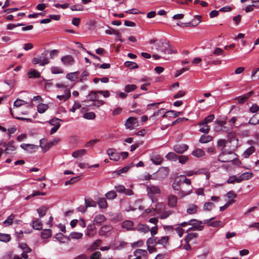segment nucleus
I'll return each instance as SVG.
<instances>
[{
    "label": "nucleus",
    "instance_id": "29",
    "mask_svg": "<svg viewBox=\"0 0 259 259\" xmlns=\"http://www.w3.org/2000/svg\"><path fill=\"white\" fill-rule=\"evenodd\" d=\"M157 214H160L164 210L165 205L163 203H158L156 204L155 208H152Z\"/></svg>",
    "mask_w": 259,
    "mask_h": 259
},
{
    "label": "nucleus",
    "instance_id": "5",
    "mask_svg": "<svg viewBox=\"0 0 259 259\" xmlns=\"http://www.w3.org/2000/svg\"><path fill=\"white\" fill-rule=\"evenodd\" d=\"M19 247L23 251V252L21 253L22 257L24 259L28 258V256L27 253L31 251V249L27 245V244L24 243H20Z\"/></svg>",
    "mask_w": 259,
    "mask_h": 259
},
{
    "label": "nucleus",
    "instance_id": "62",
    "mask_svg": "<svg viewBox=\"0 0 259 259\" xmlns=\"http://www.w3.org/2000/svg\"><path fill=\"white\" fill-rule=\"evenodd\" d=\"M27 103L21 99L16 100L14 103V106L16 107H20L21 106L26 104Z\"/></svg>",
    "mask_w": 259,
    "mask_h": 259
},
{
    "label": "nucleus",
    "instance_id": "57",
    "mask_svg": "<svg viewBox=\"0 0 259 259\" xmlns=\"http://www.w3.org/2000/svg\"><path fill=\"white\" fill-rule=\"evenodd\" d=\"M235 182L240 183L238 181V177L235 175L230 176L227 181L228 184H233Z\"/></svg>",
    "mask_w": 259,
    "mask_h": 259
},
{
    "label": "nucleus",
    "instance_id": "9",
    "mask_svg": "<svg viewBox=\"0 0 259 259\" xmlns=\"http://www.w3.org/2000/svg\"><path fill=\"white\" fill-rule=\"evenodd\" d=\"M32 63L34 65L39 64L40 66H43L49 63V60L48 58H45L41 59L40 57H37L32 59Z\"/></svg>",
    "mask_w": 259,
    "mask_h": 259
},
{
    "label": "nucleus",
    "instance_id": "42",
    "mask_svg": "<svg viewBox=\"0 0 259 259\" xmlns=\"http://www.w3.org/2000/svg\"><path fill=\"white\" fill-rule=\"evenodd\" d=\"M85 153L86 150L85 149L79 150L73 152L72 154V156L74 158H77L79 156H81L82 155H84Z\"/></svg>",
    "mask_w": 259,
    "mask_h": 259
},
{
    "label": "nucleus",
    "instance_id": "15",
    "mask_svg": "<svg viewBox=\"0 0 259 259\" xmlns=\"http://www.w3.org/2000/svg\"><path fill=\"white\" fill-rule=\"evenodd\" d=\"M168 205L170 207H175L177 206L178 198L176 196L170 194L168 196Z\"/></svg>",
    "mask_w": 259,
    "mask_h": 259
},
{
    "label": "nucleus",
    "instance_id": "39",
    "mask_svg": "<svg viewBox=\"0 0 259 259\" xmlns=\"http://www.w3.org/2000/svg\"><path fill=\"white\" fill-rule=\"evenodd\" d=\"M105 196L108 200H112L115 199L117 197V194L115 191L112 190L107 192L105 194Z\"/></svg>",
    "mask_w": 259,
    "mask_h": 259
},
{
    "label": "nucleus",
    "instance_id": "3",
    "mask_svg": "<svg viewBox=\"0 0 259 259\" xmlns=\"http://www.w3.org/2000/svg\"><path fill=\"white\" fill-rule=\"evenodd\" d=\"M148 253L145 249H137L134 251L133 255H130L128 259H142V257L147 256Z\"/></svg>",
    "mask_w": 259,
    "mask_h": 259
},
{
    "label": "nucleus",
    "instance_id": "13",
    "mask_svg": "<svg viewBox=\"0 0 259 259\" xmlns=\"http://www.w3.org/2000/svg\"><path fill=\"white\" fill-rule=\"evenodd\" d=\"M253 177V174L251 171H247L245 172L243 174H242L241 175H240L239 177H238V181L239 182V183L242 182L244 181H247L251 178H252Z\"/></svg>",
    "mask_w": 259,
    "mask_h": 259
},
{
    "label": "nucleus",
    "instance_id": "1",
    "mask_svg": "<svg viewBox=\"0 0 259 259\" xmlns=\"http://www.w3.org/2000/svg\"><path fill=\"white\" fill-rule=\"evenodd\" d=\"M218 160L222 162H232L236 165H239L241 163V162L237 159V155L232 152H222L219 155Z\"/></svg>",
    "mask_w": 259,
    "mask_h": 259
},
{
    "label": "nucleus",
    "instance_id": "44",
    "mask_svg": "<svg viewBox=\"0 0 259 259\" xmlns=\"http://www.w3.org/2000/svg\"><path fill=\"white\" fill-rule=\"evenodd\" d=\"M172 213V211L171 210H163L160 215L159 218L161 219H165L167 218Z\"/></svg>",
    "mask_w": 259,
    "mask_h": 259
},
{
    "label": "nucleus",
    "instance_id": "17",
    "mask_svg": "<svg viewBox=\"0 0 259 259\" xmlns=\"http://www.w3.org/2000/svg\"><path fill=\"white\" fill-rule=\"evenodd\" d=\"M61 61L65 65H71L74 63V59L70 55L63 56L61 58Z\"/></svg>",
    "mask_w": 259,
    "mask_h": 259
},
{
    "label": "nucleus",
    "instance_id": "35",
    "mask_svg": "<svg viewBox=\"0 0 259 259\" xmlns=\"http://www.w3.org/2000/svg\"><path fill=\"white\" fill-rule=\"evenodd\" d=\"M47 210L48 207L46 206H42L37 209V211L40 218L46 215Z\"/></svg>",
    "mask_w": 259,
    "mask_h": 259
},
{
    "label": "nucleus",
    "instance_id": "46",
    "mask_svg": "<svg viewBox=\"0 0 259 259\" xmlns=\"http://www.w3.org/2000/svg\"><path fill=\"white\" fill-rule=\"evenodd\" d=\"M124 65L130 69H136L139 67L136 63L131 61H126L124 63Z\"/></svg>",
    "mask_w": 259,
    "mask_h": 259
},
{
    "label": "nucleus",
    "instance_id": "41",
    "mask_svg": "<svg viewBox=\"0 0 259 259\" xmlns=\"http://www.w3.org/2000/svg\"><path fill=\"white\" fill-rule=\"evenodd\" d=\"M126 245V242H125L123 241H120L119 242V243L118 244L113 245L112 247V249L113 250H120L122 248H123V247H124Z\"/></svg>",
    "mask_w": 259,
    "mask_h": 259
},
{
    "label": "nucleus",
    "instance_id": "63",
    "mask_svg": "<svg viewBox=\"0 0 259 259\" xmlns=\"http://www.w3.org/2000/svg\"><path fill=\"white\" fill-rule=\"evenodd\" d=\"M178 159L180 163H181V164H185L188 160V156L185 155H182L180 156H178Z\"/></svg>",
    "mask_w": 259,
    "mask_h": 259
},
{
    "label": "nucleus",
    "instance_id": "49",
    "mask_svg": "<svg viewBox=\"0 0 259 259\" xmlns=\"http://www.w3.org/2000/svg\"><path fill=\"white\" fill-rule=\"evenodd\" d=\"M214 207V205L212 202H206L203 205V210L205 211H210Z\"/></svg>",
    "mask_w": 259,
    "mask_h": 259
},
{
    "label": "nucleus",
    "instance_id": "11",
    "mask_svg": "<svg viewBox=\"0 0 259 259\" xmlns=\"http://www.w3.org/2000/svg\"><path fill=\"white\" fill-rule=\"evenodd\" d=\"M148 194L152 197L153 195L158 194L160 193V190L157 186L150 185L147 187Z\"/></svg>",
    "mask_w": 259,
    "mask_h": 259
},
{
    "label": "nucleus",
    "instance_id": "54",
    "mask_svg": "<svg viewBox=\"0 0 259 259\" xmlns=\"http://www.w3.org/2000/svg\"><path fill=\"white\" fill-rule=\"evenodd\" d=\"M105 32L107 34H115L118 37H121L120 33L112 28H110L109 29L106 30Z\"/></svg>",
    "mask_w": 259,
    "mask_h": 259
},
{
    "label": "nucleus",
    "instance_id": "50",
    "mask_svg": "<svg viewBox=\"0 0 259 259\" xmlns=\"http://www.w3.org/2000/svg\"><path fill=\"white\" fill-rule=\"evenodd\" d=\"M83 236V234L82 233L73 232L70 233V237L74 239H81Z\"/></svg>",
    "mask_w": 259,
    "mask_h": 259
},
{
    "label": "nucleus",
    "instance_id": "37",
    "mask_svg": "<svg viewBox=\"0 0 259 259\" xmlns=\"http://www.w3.org/2000/svg\"><path fill=\"white\" fill-rule=\"evenodd\" d=\"M41 235L42 238H48L52 236V231L49 229H44L42 231Z\"/></svg>",
    "mask_w": 259,
    "mask_h": 259
},
{
    "label": "nucleus",
    "instance_id": "38",
    "mask_svg": "<svg viewBox=\"0 0 259 259\" xmlns=\"http://www.w3.org/2000/svg\"><path fill=\"white\" fill-rule=\"evenodd\" d=\"M192 192V191L190 190H184V189H181V191L178 193V196L180 197V198H182L190 194H191Z\"/></svg>",
    "mask_w": 259,
    "mask_h": 259
},
{
    "label": "nucleus",
    "instance_id": "12",
    "mask_svg": "<svg viewBox=\"0 0 259 259\" xmlns=\"http://www.w3.org/2000/svg\"><path fill=\"white\" fill-rule=\"evenodd\" d=\"M191 224L194 228V230L202 231L203 229L204 226L202 225V222L195 219L190 220Z\"/></svg>",
    "mask_w": 259,
    "mask_h": 259
},
{
    "label": "nucleus",
    "instance_id": "7",
    "mask_svg": "<svg viewBox=\"0 0 259 259\" xmlns=\"http://www.w3.org/2000/svg\"><path fill=\"white\" fill-rule=\"evenodd\" d=\"M71 97V92L69 88H66L63 90V94L57 96V98L62 102H65Z\"/></svg>",
    "mask_w": 259,
    "mask_h": 259
},
{
    "label": "nucleus",
    "instance_id": "10",
    "mask_svg": "<svg viewBox=\"0 0 259 259\" xmlns=\"http://www.w3.org/2000/svg\"><path fill=\"white\" fill-rule=\"evenodd\" d=\"M214 218H212L209 220H205L204 221V224H207L209 226L212 227H223L225 225V223H223L220 221H214L210 222L211 220H212Z\"/></svg>",
    "mask_w": 259,
    "mask_h": 259
},
{
    "label": "nucleus",
    "instance_id": "55",
    "mask_svg": "<svg viewBox=\"0 0 259 259\" xmlns=\"http://www.w3.org/2000/svg\"><path fill=\"white\" fill-rule=\"evenodd\" d=\"M259 123V118L256 115H254L249 120L248 124L255 125Z\"/></svg>",
    "mask_w": 259,
    "mask_h": 259
},
{
    "label": "nucleus",
    "instance_id": "21",
    "mask_svg": "<svg viewBox=\"0 0 259 259\" xmlns=\"http://www.w3.org/2000/svg\"><path fill=\"white\" fill-rule=\"evenodd\" d=\"M182 112H177L173 110H169L165 112L162 115V117H177L182 114Z\"/></svg>",
    "mask_w": 259,
    "mask_h": 259
},
{
    "label": "nucleus",
    "instance_id": "45",
    "mask_svg": "<svg viewBox=\"0 0 259 259\" xmlns=\"http://www.w3.org/2000/svg\"><path fill=\"white\" fill-rule=\"evenodd\" d=\"M98 92H91L87 96V98L91 101H95L98 99V96L97 95Z\"/></svg>",
    "mask_w": 259,
    "mask_h": 259
},
{
    "label": "nucleus",
    "instance_id": "14",
    "mask_svg": "<svg viewBox=\"0 0 259 259\" xmlns=\"http://www.w3.org/2000/svg\"><path fill=\"white\" fill-rule=\"evenodd\" d=\"M188 146L186 144H181L176 145L174 147L175 151L179 154H182L187 150Z\"/></svg>",
    "mask_w": 259,
    "mask_h": 259
},
{
    "label": "nucleus",
    "instance_id": "33",
    "mask_svg": "<svg viewBox=\"0 0 259 259\" xmlns=\"http://www.w3.org/2000/svg\"><path fill=\"white\" fill-rule=\"evenodd\" d=\"M254 152V147L253 146H250L244 152L243 156L244 158H248L250 155H251Z\"/></svg>",
    "mask_w": 259,
    "mask_h": 259
},
{
    "label": "nucleus",
    "instance_id": "61",
    "mask_svg": "<svg viewBox=\"0 0 259 259\" xmlns=\"http://www.w3.org/2000/svg\"><path fill=\"white\" fill-rule=\"evenodd\" d=\"M249 96H244L242 97H238L236 98L238 100L239 104H242L244 103L248 99Z\"/></svg>",
    "mask_w": 259,
    "mask_h": 259
},
{
    "label": "nucleus",
    "instance_id": "58",
    "mask_svg": "<svg viewBox=\"0 0 259 259\" xmlns=\"http://www.w3.org/2000/svg\"><path fill=\"white\" fill-rule=\"evenodd\" d=\"M147 245H153L157 243V239L155 237H150L148 238L146 242Z\"/></svg>",
    "mask_w": 259,
    "mask_h": 259
},
{
    "label": "nucleus",
    "instance_id": "23",
    "mask_svg": "<svg viewBox=\"0 0 259 259\" xmlns=\"http://www.w3.org/2000/svg\"><path fill=\"white\" fill-rule=\"evenodd\" d=\"M78 72H71L67 74L66 78L72 82H76L78 79Z\"/></svg>",
    "mask_w": 259,
    "mask_h": 259
},
{
    "label": "nucleus",
    "instance_id": "20",
    "mask_svg": "<svg viewBox=\"0 0 259 259\" xmlns=\"http://www.w3.org/2000/svg\"><path fill=\"white\" fill-rule=\"evenodd\" d=\"M106 220L105 217L101 214L96 215L93 220V223L95 225H101L102 223H104Z\"/></svg>",
    "mask_w": 259,
    "mask_h": 259
},
{
    "label": "nucleus",
    "instance_id": "32",
    "mask_svg": "<svg viewBox=\"0 0 259 259\" xmlns=\"http://www.w3.org/2000/svg\"><path fill=\"white\" fill-rule=\"evenodd\" d=\"M198 207L195 204H190L187 209V212L190 214H193L196 213Z\"/></svg>",
    "mask_w": 259,
    "mask_h": 259
},
{
    "label": "nucleus",
    "instance_id": "34",
    "mask_svg": "<svg viewBox=\"0 0 259 259\" xmlns=\"http://www.w3.org/2000/svg\"><path fill=\"white\" fill-rule=\"evenodd\" d=\"M11 239L10 234L0 233V241L7 243L9 242Z\"/></svg>",
    "mask_w": 259,
    "mask_h": 259
},
{
    "label": "nucleus",
    "instance_id": "27",
    "mask_svg": "<svg viewBox=\"0 0 259 259\" xmlns=\"http://www.w3.org/2000/svg\"><path fill=\"white\" fill-rule=\"evenodd\" d=\"M13 142H11L9 144H7L6 143H4V147H6V149L5 150V152L9 154L10 153L11 151H13L15 150V146L13 145Z\"/></svg>",
    "mask_w": 259,
    "mask_h": 259
},
{
    "label": "nucleus",
    "instance_id": "56",
    "mask_svg": "<svg viewBox=\"0 0 259 259\" xmlns=\"http://www.w3.org/2000/svg\"><path fill=\"white\" fill-rule=\"evenodd\" d=\"M51 72L53 74H60L63 72V69L57 66H54L51 68Z\"/></svg>",
    "mask_w": 259,
    "mask_h": 259
},
{
    "label": "nucleus",
    "instance_id": "52",
    "mask_svg": "<svg viewBox=\"0 0 259 259\" xmlns=\"http://www.w3.org/2000/svg\"><path fill=\"white\" fill-rule=\"evenodd\" d=\"M212 140V137L210 136H202L199 140L201 143H207Z\"/></svg>",
    "mask_w": 259,
    "mask_h": 259
},
{
    "label": "nucleus",
    "instance_id": "43",
    "mask_svg": "<svg viewBox=\"0 0 259 259\" xmlns=\"http://www.w3.org/2000/svg\"><path fill=\"white\" fill-rule=\"evenodd\" d=\"M198 236V234L196 233H188L187 236L185 237V242H190L193 239L197 238Z\"/></svg>",
    "mask_w": 259,
    "mask_h": 259
},
{
    "label": "nucleus",
    "instance_id": "6",
    "mask_svg": "<svg viewBox=\"0 0 259 259\" xmlns=\"http://www.w3.org/2000/svg\"><path fill=\"white\" fill-rule=\"evenodd\" d=\"M107 154L109 156L110 160L117 161L120 159L119 154L116 152L115 149L109 148L107 150Z\"/></svg>",
    "mask_w": 259,
    "mask_h": 259
},
{
    "label": "nucleus",
    "instance_id": "16",
    "mask_svg": "<svg viewBox=\"0 0 259 259\" xmlns=\"http://www.w3.org/2000/svg\"><path fill=\"white\" fill-rule=\"evenodd\" d=\"M200 129L199 131L203 134H207L209 132L210 127L208 124L203 121L198 123Z\"/></svg>",
    "mask_w": 259,
    "mask_h": 259
},
{
    "label": "nucleus",
    "instance_id": "19",
    "mask_svg": "<svg viewBox=\"0 0 259 259\" xmlns=\"http://www.w3.org/2000/svg\"><path fill=\"white\" fill-rule=\"evenodd\" d=\"M150 159L154 164L156 165L161 164L163 160L162 157L158 154H153Z\"/></svg>",
    "mask_w": 259,
    "mask_h": 259
},
{
    "label": "nucleus",
    "instance_id": "2",
    "mask_svg": "<svg viewBox=\"0 0 259 259\" xmlns=\"http://www.w3.org/2000/svg\"><path fill=\"white\" fill-rule=\"evenodd\" d=\"M158 50L164 54H172L176 53V50L169 44L168 41H161L158 46Z\"/></svg>",
    "mask_w": 259,
    "mask_h": 259
},
{
    "label": "nucleus",
    "instance_id": "60",
    "mask_svg": "<svg viewBox=\"0 0 259 259\" xmlns=\"http://www.w3.org/2000/svg\"><path fill=\"white\" fill-rule=\"evenodd\" d=\"M172 188L176 191H179L180 189H184L183 186H181L179 182H175L172 185Z\"/></svg>",
    "mask_w": 259,
    "mask_h": 259
},
{
    "label": "nucleus",
    "instance_id": "51",
    "mask_svg": "<svg viewBox=\"0 0 259 259\" xmlns=\"http://www.w3.org/2000/svg\"><path fill=\"white\" fill-rule=\"evenodd\" d=\"M168 240L169 237L168 236H163L157 240V244L165 246L168 243Z\"/></svg>",
    "mask_w": 259,
    "mask_h": 259
},
{
    "label": "nucleus",
    "instance_id": "53",
    "mask_svg": "<svg viewBox=\"0 0 259 259\" xmlns=\"http://www.w3.org/2000/svg\"><path fill=\"white\" fill-rule=\"evenodd\" d=\"M83 117L87 119H94L96 117V114L94 112H87L83 114Z\"/></svg>",
    "mask_w": 259,
    "mask_h": 259
},
{
    "label": "nucleus",
    "instance_id": "59",
    "mask_svg": "<svg viewBox=\"0 0 259 259\" xmlns=\"http://www.w3.org/2000/svg\"><path fill=\"white\" fill-rule=\"evenodd\" d=\"M213 54L217 56L222 55L225 56L223 50L220 48H216L213 51Z\"/></svg>",
    "mask_w": 259,
    "mask_h": 259
},
{
    "label": "nucleus",
    "instance_id": "18",
    "mask_svg": "<svg viewBox=\"0 0 259 259\" xmlns=\"http://www.w3.org/2000/svg\"><path fill=\"white\" fill-rule=\"evenodd\" d=\"M112 229V227L110 225H104L99 231V234L100 236H105L107 233L110 232Z\"/></svg>",
    "mask_w": 259,
    "mask_h": 259
},
{
    "label": "nucleus",
    "instance_id": "36",
    "mask_svg": "<svg viewBox=\"0 0 259 259\" xmlns=\"http://www.w3.org/2000/svg\"><path fill=\"white\" fill-rule=\"evenodd\" d=\"M97 202L92 199H85V205L86 207L97 206Z\"/></svg>",
    "mask_w": 259,
    "mask_h": 259
},
{
    "label": "nucleus",
    "instance_id": "24",
    "mask_svg": "<svg viewBox=\"0 0 259 259\" xmlns=\"http://www.w3.org/2000/svg\"><path fill=\"white\" fill-rule=\"evenodd\" d=\"M135 229L139 232H143L144 233L148 232L150 230V228L148 225L141 224L138 225Z\"/></svg>",
    "mask_w": 259,
    "mask_h": 259
},
{
    "label": "nucleus",
    "instance_id": "47",
    "mask_svg": "<svg viewBox=\"0 0 259 259\" xmlns=\"http://www.w3.org/2000/svg\"><path fill=\"white\" fill-rule=\"evenodd\" d=\"M48 108V106L47 104H40L37 106V111L39 113H44Z\"/></svg>",
    "mask_w": 259,
    "mask_h": 259
},
{
    "label": "nucleus",
    "instance_id": "26",
    "mask_svg": "<svg viewBox=\"0 0 259 259\" xmlns=\"http://www.w3.org/2000/svg\"><path fill=\"white\" fill-rule=\"evenodd\" d=\"M15 215L13 213L9 215L7 219L3 222L4 226L5 227H8L12 225L15 219Z\"/></svg>",
    "mask_w": 259,
    "mask_h": 259
},
{
    "label": "nucleus",
    "instance_id": "4",
    "mask_svg": "<svg viewBox=\"0 0 259 259\" xmlns=\"http://www.w3.org/2000/svg\"><path fill=\"white\" fill-rule=\"evenodd\" d=\"M40 146L41 148L47 151L49 150L51 147L56 145L58 142V140H54V141H50L48 143H46V141L45 139H41L40 140Z\"/></svg>",
    "mask_w": 259,
    "mask_h": 259
},
{
    "label": "nucleus",
    "instance_id": "64",
    "mask_svg": "<svg viewBox=\"0 0 259 259\" xmlns=\"http://www.w3.org/2000/svg\"><path fill=\"white\" fill-rule=\"evenodd\" d=\"M101 253L100 251H96L90 257V259H100Z\"/></svg>",
    "mask_w": 259,
    "mask_h": 259
},
{
    "label": "nucleus",
    "instance_id": "31",
    "mask_svg": "<svg viewBox=\"0 0 259 259\" xmlns=\"http://www.w3.org/2000/svg\"><path fill=\"white\" fill-rule=\"evenodd\" d=\"M31 225L34 229L36 230H40L42 227V222L39 220L33 221Z\"/></svg>",
    "mask_w": 259,
    "mask_h": 259
},
{
    "label": "nucleus",
    "instance_id": "28",
    "mask_svg": "<svg viewBox=\"0 0 259 259\" xmlns=\"http://www.w3.org/2000/svg\"><path fill=\"white\" fill-rule=\"evenodd\" d=\"M97 203L100 208L105 209L108 207L107 202L104 198H99Z\"/></svg>",
    "mask_w": 259,
    "mask_h": 259
},
{
    "label": "nucleus",
    "instance_id": "40",
    "mask_svg": "<svg viewBox=\"0 0 259 259\" xmlns=\"http://www.w3.org/2000/svg\"><path fill=\"white\" fill-rule=\"evenodd\" d=\"M165 158L169 160L176 161L178 159V156L174 152H169L165 156Z\"/></svg>",
    "mask_w": 259,
    "mask_h": 259
},
{
    "label": "nucleus",
    "instance_id": "30",
    "mask_svg": "<svg viewBox=\"0 0 259 259\" xmlns=\"http://www.w3.org/2000/svg\"><path fill=\"white\" fill-rule=\"evenodd\" d=\"M192 155L196 157L200 158L205 155V152L201 149H196L192 152Z\"/></svg>",
    "mask_w": 259,
    "mask_h": 259
},
{
    "label": "nucleus",
    "instance_id": "8",
    "mask_svg": "<svg viewBox=\"0 0 259 259\" xmlns=\"http://www.w3.org/2000/svg\"><path fill=\"white\" fill-rule=\"evenodd\" d=\"M138 120L135 117H129L124 124L125 127L127 129L132 130L134 128V126L137 125Z\"/></svg>",
    "mask_w": 259,
    "mask_h": 259
},
{
    "label": "nucleus",
    "instance_id": "48",
    "mask_svg": "<svg viewBox=\"0 0 259 259\" xmlns=\"http://www.w3.org/2000/svg\"><path fill=\"white\" fill-rule=\"evenodd\" d=\"M137 88L135 84H127L125 86L124 91L126 93H130L135 91Z\"/></svg>",
    "mask_w": 259,
    "mask_h": 259
},
{
    "label": "nucleus",
    "instance_id": "25",
    "mask_svg": "<svg viewBox=\"0 0 259 259\" xmlns=\"http://www.w3.org/2000/svg\"><path fill=\"white\" fill-rule=\"evenodd\" d=\"M29 78H39L40 77V73L34 69H30L28 72Z\"/></svg>",
    "mask_w": 259,
    "mask_h": 259
},
{
    "label": "nucleus",
    "instance_id": "22",
    "mask_svg": "<svg viewBox=\"0 0 259 259\" xmlns=\"http://www.w3.org/2000/svg\"><path fill=\"white\" fill-rule=\"evenodd\" d=\"M121 226L123 228H125L127 230H135V228L133 227L134 223L130 220H126L123 222L121 224Z\"/></svg>",
    "mask_w": 259,
    "mask_h": 259
}]
</instances>
